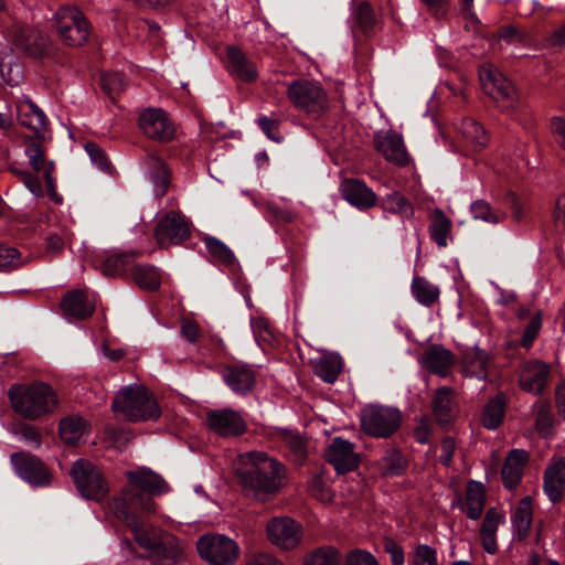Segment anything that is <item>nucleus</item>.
<instances>
[{
	"mask_svg": "<svg viewBox=\"0 0 565 565\" xmlns=\"http://www.w3.org/2000/svg\"><path fill=\"white\" fill-rule=\"evenodd\" d=\"M110 511L131 531L136 543L150 556L171 558L179 562L184 554L183 545L171 535L160 532L145 518L156 512V502L145 494L122 489L119 497L109 504Z\"/></svg>",
	"mask_w": 565,
	"mask_h": 565,
	"instance_id": "f257e3e1",
	"label": "nucleus"
},
{
	"mask_svg": "<svg viewBox=\"0 0 565 565\" xmlns=\"http://www.w3.org/2000/svg\"><path fill=\"white\" fill-rule=\"evenodd\" d=\"M233 467L243 490L258 500H266L282 487L284 465L264 451L241 454Z\"/></svg>",
	"mask_w": 565,
	"mask_h": 565,
	"instance_id": "f03ea898",
	"label": "nucleus"
},
{
	"mask_svg": "<svg viewBox=\"0 0 565 565\" xmlns=\"http://www.w3.org/2000/svg\"><path fill=\"white\" fill-rule=\"evenodd\" d=\"M8 395L14 412L29 420L51 415L60 405L57 393L44 382L14 384Z\"/></svg>",
	"mask_w": 565,
	"mask_h": 565,
	"instance_id": "7ed1b4c3",
	"label": "nucleus"
},
{
	"mask_svg": "<svg viewBox=\"0 0 565 565\" xmlns=\"http://www.w3.org/2000/svg\"><path fill=\"white\" fill-rule=\"evenodd\" d=\"M111 409L129 422L156 420L161 414L156 398L141 384L121 387L113 399Z\"/></svg>",
	"mask_w": 565,
	"mask_h": 565,
	"instance_id": "20e7f679",
	"label": "nucleus"
},
{
	"mask_svg": "<svg viewBox=\"0 0 565 565\" xmlns=\"http://www.w3.org/2000/svg\"><path fill=\"white\" fill-rule=\"evenodd\" d=\"M56 33L63 44L79 47L87 43L92 25L85 14L75 7L65 6L54 14Z\"/></svg>",
	"mask_w": 565,
	"mask_h": 565,
	"instance_id": "39448f33",
	"label": "nucleus"
},
{
	"mask_svg": "<svg viewBox=\"0 0 565 565\" xmlns=\"http://www.w3.org/2000/svg\"><path fill=\"white\" fill-rule=\"evenodd\" d=\"M401 419V412L387 406L370 405L361 413L363 430L380 438L391 436L399 427Z\"/></svg>",
	"mask_w": 565,
	"mask_h": 565,
	"instance_id": "423d86ee",
	"label": "nucleus"
},
{
	"mask_svg": "<svg viewBox=\"0 0 565 565\" xmlns=\"http://www.w3.org/2000/svg\"><path fill=\"white\" fill-rule=\"evenodd\" d=\"M196 548L200 556L212 565H232L239 555L237 543L222 534H207L200 537Z\"/></svg>",
	"mask_w": 565,
	"mask_h": 565,
	"instance_id": "0eeeda50",
	"label": "nucleus"
},
{
	"mask_svg": "<svg viewBox=\"0 0 565 565\" xmlns=\"http://www.w3.org/2000/svg\"><path fill=\"white\" fill-rule=\"evenodd\" d=\"M287 93L295 107L313 116H319L328 106L327 94L317 82L295 81Z\"/></svg>",
	"mask_w": 565,
	"mask_h": 565,
	"instance_id": "6e6552de",
	"label": "nucleus"
},
{
	"mask_svg": "<svg viewBox=\"0 0 565 565\" xmlns=\"http://www.w3.org/2000/svg\"><path fill=\"white\" fill-rule=\"evenodd\" d=\"M71 473L76 488L83 497L100 500L107 494L108 484L93 462L78 459L73 463Z\"/></svg>",
	"mask_w": 565,
	"mask_h": 565,
	"instance_id": "1a4fd4ad",
	"label": "nucleus"
},
{
	"mask_svg": "<svg viewBox=\"0 0 565 565\" xmlns=\"http://www.w3.org/2000/svg\"><path fill=\"white\" fill-rule=\"evenodd\" d=\"M142 134L153 141L169 142L174 139L177 128L169 115L162 108H147L138 118Z\"/></svg>",
	"mask_w": 565,
	"mask_h": 565,
	"instance_id": "9d476101",
	"label": "nucleus"
},
{
	"mask_svg": "<svg viewBox=\"0 0 565 565\" xmlns=\"http://www.w3.org/2000/svg\"><path fill=\"white\" fill-rule=\"evenodd\" d=\"M479 77L483 90L498 103H502L505 108H512L516 99V92L513 84L507 79L492 65L480 67Z\"/></svg>",
	"mask_w": 565,
	"mask_h": 565,
	"instance_id": "9b49d317",
	"label": "nucleus"
},
{
	"mask_svg": "<svg viewBox=\"0 0 565 565\" xmlns=\"http://www.w3.org/2000/svg\"><path fill=\"white\" fill-rule=\"evenodd\" d=\"M189 236V225L184 216L177 212L166 214L154 228V238L160 247L181 244Z\"/></svg>",
	"mask_w": 565,
	"mask_h": 565,
	"instance_id": "f8f14e48",
	"label": "nucleus"
},
{
	"mask_svg": "<svg viewBox=\"0 0 565 565\" xmlns=\"http://www.w3.org/2000/svg\"><path fill=\"white\" fill-rule=\"evenodd\" d=\"M206 424L211 430L224 438L241 436L247 429L243 416L232 408L207 412Z\"/></svg>",
	"mask_w": 565,
	"mask_h": 565,
	"instance_id": "ddd939ff",
	"label": "nucleus"
},
{
	"mask_svg": "<svg viewBox=\"0 0 565 565\" xmlns=\"http://www.w3.org/2000/svg\"><path fill=\"white\" fill-rule=\"evenodd\" d=\"M269 542L282 550L295 548L301 540V527L288 516H277L268 521L266 526Z\"/></svg>",
	"mask_w": 565,
	"mask_h": 565,
	"instance_id": "4468645a",
	"label": "nucleus"
},
{
	"mask_svg": "<svg viewBox=\"0 0 565 565\" xmlns=\"http://www.w3.org/2000/svg\"><path fill=\"white\" fill-rule=\"evenodd\" d=\"M11 462L15 472L26 482L35 487H44L51 483V473L44 463L29 452H15L11 456Z\"/></svg>",
	"mask_w": 565,
	"mask_h": 565,
	"instance_id": "2eb2a0df",
	"label": "nucleus"
},
{
	"mask_svg": "<svg viewBox=\"0 0 565 565\" xmlns=\"http://www.w3.org/2000/svg\"><path fill=\"white\" fill-rule=\"evenodd\" d=\"M126 477L129 486L125 489L145 494L150 499H152V495H160L169 491L166 480L149 468L140 467L136 470L127 471Z\"/></svg>",
	"mask_w": 565,
	"mask_h": 565,
	"instance_id": "dca6fc26",
	"label": "nucleus"
},
{
	"mask_svg": "<svg viewBox=\"0 0 565 565\" xmlns=\"http://www.w3.org/2000/svg\"><path fill=\"white\" fill-rule=\"evenodd\" d=\"M354 448L355 446L351 441L335 437L326 450V458L338 473L352 471L358 468L360 461Z\"/></svg>",
	"mask_w": 565,
	"mask_h": 565,
	"instance_id": "f3484780",
	"label": "nucleus"
},
{
	"mask_svg": "<svg viewBox=\"0 0 565 565\" xmlns=\"http://www.w3.org/2000/svg\"><path fill=\"white\" fill-rule=\"evenodd\" d=\"M550 366L539 360L525 362L519 374L521 388L534 395L543 393L548 384Z\"/></svg>",
	"mask_w": 565,
	"mask_h": 565,
	"instance_id": "a211bd4d",
	"label": "nucleus"
},
{
	"mask_svg": "<svg viewBox=\"0 0 565 565\" xmlns=\"http://www.w3.org/2000/svg\"><path fill=\"white\" fill-rule=\"evenodd\" d=\"M225 384L236 394H247L256 383V372L246 364L227 365L222 371Z\"/></svg>",
	"mask_w": 565,
	"mask_h": 565,
	"instance_id": "6ab92c4d",
	"label": "nucleus"
},
{
	"mask_svg": "<svg viewBox=\"0 0 565 565\" xmlns=\"http://www.w3.org/2000/svg\"><path fill=\"white\" fill-rule=\"evenodd\" d=\"M565 486V458L552 460L544 472L543 489L550 501L559 502L563 499Z\"/></svg>",
	"mask_w": 565,
	"mask_h": 565,
	"instance_id": "aec40b11",
	"label": "nucleus"
},
{
	"mask_svg": "<svg viewBox=\"0 0 565 565\" xmlns=\"http://www.w3.org/2000/svg\"><path fill=\"white\" fill-rule=\"evenodd\" d=\"M340 192L345 201L361 210L370 209L376 203L375 193L358 179H345L340 185Z\"/></svg>",
	"mask_w": 565,
	"mask_h": 565,
	"instance_id": "412c9836",
	"label": "nucleus"
},
{
	"mask_svg": "<svg viewBox=\"0 0 565 565\" xmlns=\"http://www.w3.org/2000/svg\"><path fill=\"white\" fill-rule=\"evenodd\" d=\"M14 39L17 45L33 57H41L49 53L50 39L38 29L21 28L17 30Z\"/></svg>",
	"mask_w": 565,
	"mask_h": 565,
	"instance_id": "4be33fe9",
	"label": "nucleus"
},
{
	"mask_svg": "<svg viewBox=\"0 0 565 565\" xmlns=\"http://www.w3.org/2000/svg\"><path fill=\"white\" fill-rule=\"evenodd\" d=\"M376 149L390 162L397 166H406L409 162V156L404 146L401 135L388 131L376 139Z\"/></svg>",
	"mask_w": 565,
	"mask_h": 565,
	"instance_id": "5701e85b",
	"label": "nucleus"
},
{
	"mask_svg": "<svg viewBox=\"0 0 565 565\" xmlns=\"http://www.w3.org/2000/svg\"><path fill=\"white\" fill-rule=\"evenodd\" d=\"M19 122L34 131L38 138L44 139L47 121L44 113L32 100L23 99L17 105Z\"/></svg>",
	"mask_w": 565,
	"mask_h": 565,
	"instance_id": "b1692460",
	"label": "nucleus"
},
{
	"mask_svg": "<svg viewBox=\"0 0 565 565\" xmlns=\"http://www.w3.org/2000/svg\"><path fill=\"white\" fill-rule=\"evenodd\" d=\"M527 462L529 454L524 449H512L509 451L501 471L505 488L514 489L519 484Z\"/></svg>",
	"mask_w": 565,
	"mask_h": 565,
	"instance_id": "393cba45",
	"label": "nucleus"
},
{
	"mask_svg": "<svg viewBox=\"0 0 565 565\" xmlns=\"http://www.w3.org/2000/svg\"><path fill=\"white\" fill-rule=\"evenodd\" d=\"M488 365L489 355L477 347L467 348L461 354V371L465 376L484 380Z\"/></svg>",
	"mask_w": 565,
	"mask_h": 565,
	"instance_id": "a878e982",
	"label": "nucleus"
},
{
	"mask_svg": "<svg viewBox=\"0 0 565 565\" xmlns=\"http://www.w3.org/2000/svg\"><path fill=\"white\" fill-rule=\"evenodd\" d=\"M505 521L504 514L495 508L487 511L480 527V539L482 547L489 554L498 552L497 531L500 524Z\"/></svg>",
	"mask_w": 565,
	"mask_h": 565,
	"instance_id": "bb28decb",
	"label": "nucleus"
},
{
	"mask_svg": "<svg viewBox=\"0 0 565 565\" xmlns=\"http://www.w3.org/2000/svg\"><path fill=\"white\" fill-rule=\"evenodd\" d=\"M228 71L243 82H253L258 73L255 64L237 47H227Z\"/></svg>",
	"mask_w": 565,
	"mask_h": 565,
	"instance_id": "cd10ccee",
	"label": "nucleus"
},
{
	"mask_svg": "<svg viewBox=\"0 0 565 565\" xmlns=\"http://www.w3.org/2000/svg\"><path fill=\"white\" fill-rule=\"evenodd\" d=\"M143 164L154 184L156 195H164L170 184V171L166 162L156 154L150 153L143 159Z\"/></svg>",
	"mask_w": 565,
	"mask_h": 565,
	"instance_id": "c85d7f7f",
	"label": "nucleus"
},
{
	"mask_svg": "<svg viewBox=\"0 0 565 565\" xmlns=\"http://www.w3.org/2000/svg\"><path fill=\"white\" fill-rule=\"evenodd\" d=\"M25 154L29 158L30 166L35 171H43L47 190L52 192L53 196H55V182L52 177L54 163L52 161H46L44 150L41 145L36 141L30 142L25 148Z\"/></svg>",
	"mask_w": 565,
	"mask_h": 565,
	"instance_id": "c756f323",
	"label": "nucleus"
},
{
	"mask_svg": "<svg viewBox=\"0 0 565 565\" xmlns=\"http://www.w3.org/2000/svg\"><path fill=\"white\" fill-rule=\"evenodd\" d=\"M431 405L433 413L440 425H447L455 418L456 403L451 388L444 386L437 390Z\"/></svg>",
	"mask_w": 565,
	"mask_h": 565,
	"instance_id": "7c9ffc66",
	"label": "nucleus"
},
{
	"mask_svg": "<svg viewBox=\"0 0 565 565\" xmlns=\"http://www.w3.org/2000/svg\"><path fill=\"white\" fill-rule=\"evenodd\" d=\"M61 306L64 315L74 319H86L90 317L95 310V307L88 302L86 295L81 290L67 292Z\"/></svg>",
	"mask_w": 565,
	"mask_h": 565,
	"instance_id": "2f4dec72",
	"label": "nucleus"
},
{
	"mask_svg": "<svg viewBox=\"0 0 565 565\" xmlns=\"http://www.w3.org/2000/svg\"><path fill=\"white\" fill-rule=\"evenodd\" d=\"M459 132L466 145L473 151L482 150L489 142V137L484 128L472 118L462 120Z\"/></svg>",
	"mask_w": 565,
	"mask_h": 565,
	"instance_id": "473e14b6",
	"label": "nucleus"
},
{
	"mask_svg": "<svg viewBox=\"0 0 565 565\" xmlns=\"http://www.w3.org/2000/svg\"><path fill=\"white\" fill-rule=\"evenodd\" d=\"M376 22V15L370 2L361 1L353 8L351 13L353 31H360L367 35L374 31Z\"/></svg>",
	"mask_w": 565,
	"mask_h": 565,
	"instance_id": "72a5a7b5",
	"label": "nucleus"
},
{
	"mask_svg": "<svg viewBox=\"0 0 565 565\" xmlns=\"http://www.w3.org/2000/svg\"><path fill=\"white\" fill-rule=\"evenodd\" d=\"M484 508V490L483 486L477 481H470L466 490V499L461 505L462 512L471 520L481 516Z\"/></svg>",
	"mask_w": 565,
	"mask_h": 565,
	"instance_id": "f704fd0d",
	"label": "nucleus"
},
{
	"mask_svg": "<svg viewBox=\"0 0 565 565\" xmlns=\"http://www.w3.org/2000/svg\"><path fill=\"white\" fill-rule=\"evenodd\" d=\"M411 291L415 300L425 307H431L440 297L439 287L423 276L413 277Z\"/></svg>",
	"mask_w": 565,
	"mask_h": 565,
	"instance_id": "c9c22d12",
	"label": "nucleus"
},
{
	"mask_svg": "<svg viewBox=\"0 0 565 565\" xmlns=\"http://www.w3.org/2000/svg\"><path fill=\"white\" fill-rule=\"evenodd\" d=\"M423 363L430 372L445 376L452 364V354L449 350L435 345L425 352Z\"/></svg>",
	"mask_w": 565,
	"mask_h": 565,
	"instance_id": "e433bc0d",
	"label": "nucleus"
},
{
	"mask_svg": "<svg viewBox=\"0 0 565 565\" xmlns=\"http://www.w3.org/2000/svg\"><path fill=\"white\" fill-rule=\"evenodd\" d=\"M451 220L444 213L443 210L436 209L430 215L429 236L438 245V247H446L447 238L451 233Z\"/></svg>",
	"mask_w": 565,
	"mask_h": 565,
	"instance_id": "4c0bfd02",
	"label": "nucleus"
},
{
	"mask_svg": "<svg viewBox=\"0 0 565 565\" xmlns=\"http://www.w3.org/2000/svg\"><path fill=\"white\" fill-rule=\"evenodd\" d=\"M533 520V508H532V498L524 497L514 509L512 514V523L515 527L518 535L520 539L525 537L532 525Z\"/></svg>",
	"mask_w": 565,
	"mask_h": 565,
	"instance_id": "58836bf2",
	"label": "nucleus"
},
{
	"mask_svg": "<svg viewBox=\"0 0 565 565\" xmlns=\"http://www.w3.org/2000/svg\"><path fill=\"white\" fill-rule=\"evenodd\" d=\"M341 367V359L335 354H324L313 363L316 375L327 383H333L338 379Z\"/></svg>",
	"mask_w": 565,
	"mask_h": 565,
	"instance_id": "ea45409f",
	"label": "nucleus"
},
{
	"mask_svg": "<svg viewBox=\"0 0 565 565\" xmlns=\"http://www.w3.org/2000/svg\"><path fill=\"white\" fill-rule=\"evenodd\" d=\"M132 278L135 282L145 290H154L161 284L159 270L151 265H136L132 268Z\"/></svg>",
	"mask_w": 565,
	"mask_h": 565,
	"instance_id": "a19ab883",
	"label": "nucleus"
},
{
	"mask_svg": "<svg viewBox=\"0 0 565 565\" xmlns=\"http://www.w3.org/2000/svg\"><path fill=\"white\" fill-rule=\"evenodd\" d=\"M86 422L79 417H66L60 423V436L68 445L77 444L86 431Z\"/></svg>",
	"mask_w": 565,
	"mask_h": 565,
	"instance_id": "79ce46f5",
	"label": "nucleus"
},
{
	"mask_svg": "<svg viewBox=\"0 0 565 565\" xmlns=\"http://www.w3.org/2000/svg\"><path fill=\"white\" fill-rule=\"evenodd\" d=\"M504 413V399L501 396L493 397L484 406L481 418L482 425L488 429L498 428L503 420Z\"/></svg>",
	"mask_w": 565,
	"mask_h": 565,
	"instance_id": "37998d69",
	"label": "nucleus"
},
{
	"mask_svg": "<svg viewBox=\"0 0 565 565\" xmlns=\"http://www.w3.org/2000/svg\"><path fill=\"white\" fill-rule=\"evenodd\" d=\"M138 256V253H120L108 256L100 265V271L105 276H118Z\"/></svg>",
	"mask_w": 565,
	"mask_h": 565,
	"instance_id": "c03bdc74",
	"label": "nucleus"
},
{
	"mask_svg": "<svg viewBox=\"0 0 565 565\" xmlns=\"http://www.w3.org/2000/svg\"><path fill=\"white\" fill-rule=\"evenodd\" d=\"M342 557L334 547H321L307 555L302 565H341Z\"/></svg>",
	"mask_w": 565,
	"mask_h": 565,
	"instance_id": "a18cd8bd",
	"label": "nucleus"
},
{
	"mask_svg": "<svg viewBox=\"0 0 565 565\" xmlns=\"http://www.w3.org/2000/svg\"><path fill=\"white\" fill-rule=\"evenodd\" d=\"M382 206L384 210L399 214L403 217H409L414 213L412 204L398 192L386 195L382 200Z\"/></svg>",
	"mask_w": 565,
	"mask_h": 565,
	"instance_id": "49530a36",
	"label": "nucleus"
},
{
	"mask_svg": "<svg viewBox=\"0 0 565 565\" xmlns=\"http://www.w3.org/2000/svg\"><path fill=\"white\" fill-rule=\"evenodd\" d=\"M309 492L312 497L323 503H329L333 500L334 493L331 490L327 478L323 473L313 476L309 481Z\"/></svg>",
	"mask_w": 565,
	"mask_h": 565,
	"instance_id": "de8ad7c7",
	"label": "nucleus"
},
{
	"mask_svg": "<svg viewBox=\"0 0 565 565\" xmlns=\"http://www.w3.org/2000/svg\"><path fill=\"white\" fill-rule=\"evenodd\" d=\"M204 244L209 254L214 259L224 264H232L234 262V255L232 250L220 239L215 237H205Z\"/></svg>",
	"mask_w": 565,
	"mask_h": 565,
	"instance_id": "09e8293b",
	"label": "nucleus"
},
{
	"mask_svg": "<svg viewBox=\"0 0 565 565\" xmlns=\"http://www.w3.org/2000/svg\"><path fill=\"white\" fill-rule=\"evenodd\" d=\"M411 565H438L437 552L427 544H419L411 555Z\"/></svg>",
	"mask_w": 565,
	"mask_h": 565,
	"instance_id": "8fccbe9b",
	"label": "nucleus"
},
{
	"mask_svg": "<svg viewBox=\"0 0 565 565\" xmlns=\"http://www.w3.org/2000/svg\"><path fill=\"white\" fill-rule=\"evenodd\" d=\"M471 213L476 220H482L489 223H499L502 214L493 211L489 203L484 201H476L471 205Z\"/></svg>",
	"mask_w": 565,
	"mask_h": 565,
	"instance_id": "3c124183",
	"label": "nucleus"
},
{
	"mask_svg": "<svg viewBox=\"0 0 565 565\" xmlns=\"http://www.w3.org/2000/svg\"><path fill=\"white\" fill-rule=\"evenodd\" d=\"M535 427L540 435L548 437L552 435L553 415L547 405L542 404L536 414Z\"/></svg>",
	"mask_w": 565,
	"mask_h": 565,
	"instance_id": "603ef678",
	"label": "nucleus"
},
{
	"mask_svg": "<svg viewBox=\"0 0 565 565\" xmlns=\"http://www.w3.org/2000/svg\"><path fill=\"white\" fill-rule=\"evenodd\" d=\"M22 264L18 249L13 247L0 246V270H12Z\"/></svg>",
	"mask_w": 565,
	"mask_h": 565,
	"instance_id": "864d4df0",
	"label": "nucleus"
},
{
	"mask_svg": "<svg viewBox=\"0 0 565 565\" xmlns=\"http://www.w3.org/2000/svg\"><path fill=\"white\" fill-rule=\"evenodd\" d=\"M100 81L104 90L111 97L125 87V77L118 72L106 73L102 76Z\"/></svg>",
	"mask_w": 565,
	"mask_h": 565,
	"instance_id": "5fc2aeb1",
	"label": "nucleus"
},
{
	"mask_svg": "<svg viewBox=\"0 0 565 565\" xmlns=\"http://www.w3.org/2000/svg\"><path fill=\"white\" fill-rule=\"evenodd\" d=\"M85 150L88 153L92 161L103 171H107L110 168V162L107 159L104 150L95 142H87Z\"/></svg>",
	"mask_w": 565,
	"mask_h": 565,
	"instance_id": "6e6d98bb",
	"label": "nucleus"
},
{
	"mask_svg": "<svg viewBox=\"0 0 565 565\" xmlns=\"http://www.w3.org/2000/svg\"><path fill=\"white\" fill-rule=\"evenodd\" d=\"M258 126L262 128L263 132L271 140L279 142L282 139V136L279 132V121L269 118L266 116H260L257 119Z\"/></svg>",
	"mask_w": 565,
	"mask_h": 565,
	"instance_id": "4d7b16f0",
	"label": "nucleus"
},
{
	"mask_svg": "<svg viewBox=\"0 0 565 565\" xmlns=\"http://www.w3.org/2000/svg\"><path fill=\"white\" fill-rule=\"evenodd\" d=\"M344 565H379L376 558L366 551L354 550L347 555Z\"/></svg>",
	"mask_w": 565,
	"mask_h": 565,
	"instance_id": "13d9d810",
	"label": "nucleus"
},
{
	"mask_svg": "<svg viewBox=\"0 0 565 565\" xmlns=\"http://www.w3.org/2000/svg\"><path fill=\"white\" fill-rule=\"evenodd\" d=\"M404 467V459L397 451L388 454L383 458V470L385 475H398Z\"/></svg>",
	"mask_w": 565,
	"mask_h": 565,
	"instance_id": "bf43d9fd",
	"label": "nucleus"
},
{
	"mask_svg": "<svg viewBox=\"0 0 565 565\" xmlns=\"http://www.w3.org/2000/svg\"><path fill=\"white\" fill-rule=\"evenodd\" d=\"M541 327H542V319H541V315L537 312L532 317L530 323L527 324L526 329L524 330V333H523V337L521 340V344L525 348L530 347L532 344V342L534 341V339L536 338Z\"/></svg>",
	"mask_w": 565,
	"mask_h": 565,
	"instance_id": "052dcab7",
	"label": "nucleus"
},
{
	"mask_svg": "<svg viewBox=\"0 0 565 565\" xmlns=\"http://www.w3.org/2000/svg\"><path fill=\"white\" fill-rule=\"evenodd\" d=\"M384 551L390 555L392 565H404L405 555L403 547L392 539L384 540Z\"/></svg>",
	"mask_w": 565,
	"mask_h": 565,
	"instance_id": "680f3d73",
	"label": "nucleus"
},
{
	"mask_svg": "<svg viewBox=\"0 0 565 565\" xmlns=\"http://www.w3.org/2000/svg\"><path fill=\"white\" fill-rule=\"evenodd\" d=\"M19 434L22 437V439L29 445H31L33 448H39L42 444L41 434L34 426L23 425L20 428Z\"/></svg>",
	"mask_w": 565,
	"mask_h": 565,
	"instance_id": "e2e57ef3",
	"label": "nucleus"
},
{
	"mask_svg": "<svg viewBox=\"0 0 565 565\" xmlns=\"http://www.w3.org/2000/svg\"><path fill=\"white\" fill-rule=\"evenodd\" d=\"M440 447H441V454L439 457L440 462L444 466H449L452 461V456H454L455 448H456L455 440L451 437H447V438L443 439Z\"/></svg>",
	"mask_w": 565,
	"mask_h": 565,
	"instance_id": "0e129e2a",
	"label": "nucleus"
},
{
	"mask_svg": "<svg viewBox=\"0 0 565 565\" xmlns=\"http://www.w3.org/2000/svg\"><path fill=\"white\" fill-rule=\"evenodd\" d=\"M551 130L559 146L565 150V119L554 117L551 121Z\"/></svg>",
	"mask_w": 565,
	"mask_h": 565,
	"instance_id": "69168bd1",
	"label": "nucleus"
},
{
	"mask_svg": "<svg viewBox=\"0 0 565 565\" xmlns=\"http://www.w3.org/2000/svg\"><path fill=\"white\" fill-rule=\"evenodd\" d=\"M246 565H284L274 555L268 553H256L252 555Z\"/></svg>",
	"mask_w": 565,
	"mask_h": 565,
	"instance_id": "338daca9",
	"label": "nucleus"
},
{
	"mask_svg": "<svg viewBox=\"0 0 565 565\" xmlns=\"http://www.w3.org/2000/svg\"><path fill=\"white\" fill-rule=\"evenodd\" d=\"M556 225L565 231V193L557 198L554 210Z\"/></svg>",
	"mask_w": 565,
	"mask_h": 565,
	"instance_id": "774afa93",
	"label": "nucleus"
}]
</instances>
